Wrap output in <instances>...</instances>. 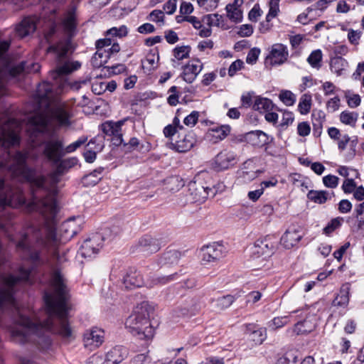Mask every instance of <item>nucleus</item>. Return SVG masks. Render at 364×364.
Here are the masks:
<instances>
[{
  "instance_id": "1",
  "label": "nucleus",
  "mask_w": 364,
  "mask_h": 364,
  "mask_svg": "<svg viewBox=\"0 0 364 364\" xmlns=\"http://www.w3.org/2000/svg\"><path fill=\"white\" fill-rule=\"evenodd\" d=\"M30 154L17 151L14 156L9 153L6 157L9 161L0 158V168H7L14 176L19 180L30 183L32 198L28 203L30 211H36L45 220L43 226H31L26 230L22 238L16 245L17 250L22 252L23 257L36 264L40 261L41 247L47 251L55 252L60 240L55 233L56 217L58 211L56 196L58 192V183L60 176L68 168L77 163L75 157L66 159H60L53 165L56 169L48 176H38L33 168L26 164V159ZM26 203L24 196L20 191L14 192L10 188H5L4 181L0 179V210L6 206L17 207Z\"/></svg>"
},
{
  "instance_id": "2",
  "label": "nucleus",
  "mask_w": 364,
  "mask_h": 364,
  "mask_svg": "<svg viewBox=\"0 0 364 364\" xmlns=\"http://www.w3.org/2000/svg\"><path fill=\"white\" fill-rule=\"evenodd\" d=\"M30 270L21 267L18 276L9 274L1 278L0 309L8 306L16 314L14 326L10 329L14 342L20 344L33 342L45 350L50 345L49 332L63 338L71 336L72 331L68 321L69 296L64 276L58 268H53L50 278L53 292H46L43 296L47 318L43 321H31L22 314L14 297V291L21 284L30 282Z\"/></svg>"
},
{
  "instance_id": "3",
  "label": "nucleus",
  "mask_w": 364,
  "mask_h": 364,
  "mask_svg": "<svg viewBox=\"0 0 364 364\" xmlns=\"http://www.w3.org/2000/svg\"><path fill=\"white\" fill-rule=\"evenodd\" d=\"M63 25L65 31L69 36L59 41L55 46L49 48V50H53L56 54V68L52 72L51 77L61 90L70 86L66 75L79 70L82 65L80 61L69 58L75 50L71 39V37L75 33L77 26L74 9H71L66 13Z\"/></svg>"
},
{
  "instance_id": "4",
  "label": "nucleus",
  "mask_w": 364,
  "mask_h": 364,
  "mask_svg": "<svg viewBox=\"0 0 364 364\" xmlns=\"http://www.w3.org/2000/svg\"><path fill=\"white\" fill-rule=\"evenodd\" d=\"M154 311V306L148 301L140 303L126 319V328L139 339H151L154 334V328L150 323V316Z\"/></svg>"
},
{
  "instance_id": "5",
  "label": "nucleus",
  "mask_w": 364,
  "mask_h": 364,
  "mask_svg": "<svg viewBox=\"0 0 364 364\" xmlns=\"http://www.w3.org/2000/svg\"><path fill=\"white\" fill-rule=\"evenodd\" d=\"M178 274L173 273L168 276H158L146 283L144 282L141 273L136 270L130 269L123 277L122 283L126 289H132L146 285L152 287L155 285H164L177 279Z\"/></svg>"
},
{
  "instance_id": "6",
  "label": "nucleus",
  "mask_w": 364,
  "mask_h": 364,
  "mask_svg": "<svg viewBox=\"0 0 364 364\" xmlns=\"http://www.w3.org/2000/svg\"><path fill=\"white\" fill-rule=\"evenodd\" d=\"M20 122L13 118L9 119L6 123L0 126V145L8 148L18 144L20 141Z\"/></svg>"
},
{
  "instance_id": "7",
  "label": "nucleus",
  "mask_w": 364,
  "mask_h": 364,
  "mask_svg": "<svg viewBox=\"0 0 364 364\" xmlns=\"http://www.w3.org/2000/svg\"><path fill=\"white\" fill-rule=\"evenodd\" d=\"M43 155L53 164H56L65 155L63 141L58 137L53 136L41 145Z\"/></svg>"
},
{
  "instance_id": "8",
  "label": "nucleus",
  "mask_w": 364,
  "mask_h": 364,
  "mask_svg": "<svg viewBox=\"0 0 364 364\" xmlns=\"http://www.w3.org/2000/svg\"><path fill=\"white\" fill-rule=\"evenodd\" d=\"M128 355V350L122 346H116L102 355H94L92 358L93 364H119Z\"/></svg>"
},
{
  "instance_id": "9",
  "label": "nucleus",
  "mask_w": 364,
  "mask_h": 364,
  "mask_svg": "<svg viewBox=\"0 0 364 364\" xmlns=\"http://www.w3.org/2000/svg\"><path fill=\"white\" fill-rule=\"evenodd\" d=\"M277 238L267 235L263 238L257 240L251 247V254L254 257H259L263 255H272L276 249Z\"/></svg>"
},
{
  "instance_id": "10",
  "label": "nucleus",
  "mask_w": 364,
  "mask_h": 364,
  "mask_svg": "<svg viewBox=\"0 0 364 364\" xmlns=\"http://www.w3.org/2000/svg\"><path fill=\"white\" fill-rule=\"evenodd\" d=\"M104 238L100 233H95L86 239L82 244L79 254L85 258H90L98 253L102 246Z\"/></svg>"
},
{
  "instance_id": "11",
  "label": "nucleus",
  "mask_w": 364,
  "mask_h": 364,
  "mask_svg": "<svg viewBox=\"0 0 364 364\" xmlns=\"http://www.w3.org/2000/svg\"><path fill=\"white\" fill-rule=\"evenodd\" d=\"M111 38H105L96 41L95 46L97 52L92 58V64L95 68L104 66L107 63L108 59L111 58L109 52H107L106 49V48L111 46Z\"/></svg>"
},
{
  "instance_id": "12",
  "label": "nucleus",
  "mask_w": 364,
  "mask_h": 364,
  "mask_svg": "<svg viewBox=\"0 0 364 364\" xmlns=\"http://www.w3.org/2000/svg\"><path fill=\"white\" fill-rule=\"evenodd\" d=\"M237 162V154L232 151L224 149L215 156L214 168L218 171H223L234 166Z\"/></svg>"
},
{
  "instance_id": "13",
  "label": "nucleus",
  "mask_w": 364,
  "mask_h": 364,
  "mask_svg": "<svg viewBox=\"0 0 364 364\" xmlns=\"http://www.w3.org/2000/svg\"><path fill=\"white\" fill-rule=\"evenodd\" d=\"M289 58V51L287 46L282 43H274L272 46L270 52L267 56L266 62L271 65H280L284 64Z\"/></svg>"
},
{
  "instance_id": "14",
  "label": "nucleus",
  "mask_w": 364,
  "mask_h": 364,
  "mask_svg": "<svg viewBox=\"0 0 364 364\" xmlns=\"http://www.w3.org/2000/svg\"><path fill=\"white\" fill-rule=\"evenodd\" d=\"M10 40L0 39V95L4 93V77L9 63V50L11 46Z\"/></svg>"
},
{
  "instance_id": "15",
  "label": "nucleus",
  "mask_w": 364,
  "mask_h": 364,
  "mask_svg": "<svg viewBox=\"0 0 364 364\" xmlns=\"http://www.w3.org/2000/svg\"><path fill=\"white\" fill-rule=\"evenodd\" d=\"M123 122H106L102 124V132L107 136H112V141L114 145L119 146L123 141L122 134V126Z\"/></svg>"
},
{
  "instance_id": "16",
  "label": "nucleus",
  "mask_w": 364,
  "mask_h": 364,
  "mask_svg": "<svg viewBox=\"0 0 364 364\" xmlns=\"http://www.w3.org/2000/svg\"><path fill=\"white\" fill-rule=\"evenodd\" d=\"M105 332L100 328H94L84 334V345L90 350L98 348L104 342Z\"/></svg>"
},
{
  "instance_id": "17",
  "label": "nucleus",
  "mask_w": 364,
  "mask_h": 364,
  "mask_svg": "<svg viewBox=\"0 0 364 364\" xmlns=\"http://www.w3.org/2000/svg\"><path fill=\"white\" fill-rule=\"evenodd\" d=\"M202 69L203 64L200 60H191L183 67V71L181 74V77L185 82L192 83L196 80L198 75L201 72Z\"/></svg>"
},
{
  "instance_id": "18",
  "label": "nucleus",
  "mask_w": 364,
  "mask_h": 364,
  "mask_svg": "<svg viewBox=\"0 0 364 364\" xmlns=\"http://www.w3.org/2000/svg\"><path fill=\"white\" fill-rule=\"evenodd\" d=\"M201 252L203 261L213 262L223 257L225 248L221 244L215 242L203 247Z\"/></svg>"
},
{
  "instance_id": "19",
  "label": "nucleus",
  "mask_w": 364,
  "mask_h": 364,
  "mask_svg": "<svg viewBox=\"0 0 364 364\" xmlns=\"http://www.w3.org/2000/svg\"><path fill=\"white\" fill-rule=\"evenodd\" d=\"M38 21V18L35 16L25 17L16 26V33L20 38H23L33 33L36 28Z\"/></svg>"
},
{
  "instance_id": "20",
  "label": "nucleus",
  "mask_w": 364,
  "mask_h": 364,
  "mask_svg": "<svg viewBox=\"0 0 364 364\" xmlns=\"http://www.w3.org/2000/svg\"><path fill=\"white\" fill-rule=\"evenodd\" d=\"M301 230L291 227L288 228L280 239V242L286 249H291L302 238Z\"/></svg>"
},
{
  "instance_id": "21",
  "label": "nucleus",
  "mask_w": 364,
  "mask_h": 364,
  "mask_svg": "<svg viewBox=\"0 0 364 364\" xmlns=\"http://www.w3.org/2000/svg\"><path fill=\"white\" fill-rule=\"evenodd\" d=\"M49 120V116L44 112L37 113L31 117L29 124L33 129L35 136L46 129Z\"/></svg>"
},
{
  "instance_id": "22",
  "label": "nucleus",
  "mask_w": 364,
  "mask_h": 364,
  "mask_svg": "<svg viewBox=\"0 0 364 364\" xmlns=\"http://www.w3.org/2000/svg\"><path fill=\"white\" fill-rule=\"evenodd\" d=\"M80 230L79 224L75 219H69L62 223L60 228L61 236L68 240L73 238Z\"/></svg>"
},
{
  "instance_id": "23",
  "label": "nucleus",
  "mask_w": 364,
  "mask_h": 364,
  "mask_svg": "<svg viewBox=\"0 0 364 364\" xmlns=\"http://www.w3.org/2000/svg\"><path fill=\"white\" fill-rule=\"evenodd\" d=\"M139 248L141 252L150 255L159 251L160 247L156 239L146 235L139 240Z\"/></svg>"
},
{
  "instance_id": "24",
  "label": "nucleus",
  "mask_w": 364,
  "mask_h": 364,
  "mask_svg": "<svg viewBox=\"0 0 364 364\" xmlns=\"http://www.w3.org/2000/svg\"><path fill=\"white\" fill-rule=\"evenodd\" d=\"M196 139L192 132L185 135L175 144H171L172 149L178 152L183 153L189 151L195 144Z\"/></svg>"
},
{
  "instance_id": "25",
  "label": "nucleus",
  "mask_w": 364,
  "mask_h": 364,
  "mask_svg": "<svg viewBox=\"0 0 364 364\" xmlns=\"http://www.w3.org/2000/svg\"><path fill=\"white\" fill-rule=\"evenodd\" d=\"M230 132V127L228 125H222L210 129L208 132L207 136L210 141L217 143L219 141L224 139Z\"/></svg>"
},
{
  "instance_id": "26",
  "label": "nucleus",
  "mask_w": 364,
  "mask_h": 364,
  "mask_svg": "<svg viewBox=\"0 0 364 364\" xmlns=\"http://www.w3.org/2000/svg\"><path fill=\"white\" fill-rule=\"evenodd\" d=\"M349 284H343L339 291V294L336 296L332 302V306L336 307L346 308L349 302Z\"/></svg>"
},
{
  "instance_id": "27",
  "label": "nucleus",
  "mask_w": 364,
  "mask_h": 364,
  "mask_svg": "<svg viewBox=\"0 0 364 364\" xmlns=\"http://www.w3.org/2000/svg\"><path fill=\"white\" fill-rule=\"evenodd\" d=\"M247 331L250 332L252 340L256 344H262L266 339V329L264 328H256L255 324L249 323L246 325Z\"/></svg>"
},
{
  "instance_id": "28",
  "label": "nucleus",
  "mask_w": 364,
  "mask_h": 364,
  "mask_svg": "<svg viewBox=\"0 0 364 364\" xmlns=\"http://www.w3.org/2000/svg\"><path fill=\"white\" fill-rule=\"evenodd\" d=\"M191 52V47L188 46H177L173 50L174 58L172 59L173 66L176 68L179 63L178 61L188 58Z\"/></svg>"
},
{
  "instance_id": "29",
  "label": "nucleus",
  "mask_w": 364,
  "mask_h": 364,
  "mask_svg": "<svg viewBox=\"0 0 364 364\" xmlns=\"http://www.w3.org/2000/svg\"><path fill=\"white\" fill-rule=\"evenodd\" d=\"M236 299L235 296L228 294L212 299L214 307L219 311H223L230 307Z\"/></svg>"
},
{
  "instance_id": "30",
  "label": "nucleus",
  "mask_w": 364,
  "mask_h": 364,
  "mask_svg": "<svg viewBox=\"0 0 364 364\" xmlns=\"http://www.w3.org/2000/svg\"><path fill=\"white\" fill-rule=\"evenodd\" d=\"M53 117L60 125H68L70 117V112L65 106H59L53 112Z\"/></svg>"
},
{
  "instance_id": "31",
  "label": "nucleus",
  "mask_w": 364,
  "mask_h": 364,
  "mask_svg": "<svg viewBox=\"0 0 364 364\" xmlns=\"http://www.w3.org/2000/svg\"><path fill=\"white\" fill-rule=\"evenodd\" d=\"M32 67V69L29 68L27 66V63L24 61H22L19 64L12 67L10 69L9 73L11 75L14 77L24 72L29 73L31 70H33V72H38L40 68V65L38 63H33Z\"/></svg>"
},
{
  "instance_id": "32",
  "label": "nucleus",
  "mask_w": 364,
  "mask_h": 364,
  "mask_svg": "<svg viewBox=\"0 0 364 364\" xmlns=\"http://www.w3.org/2000/svg\"><path fill=\"white\" fill-rule=\"evenodd\" d=\"M252 107L255 110L259 111L260 112H267L272 109L273 104L272 102L267 98L257 97Z\"/></svg>"
},
{
  "instance_id": "33",
  "label": "nucleus",
  "mask_w": 364,
  "mask_h": 364,
  "mask_svg": "<svg viewBox=\"0 0 364 364\" xmlns=\"http://www.w3.org/2000/svg\"><path fill=\"white\" fill-rule=\"evenodd\" d=\"M315 328V323L308 318L302 321H299L294 327V331L296 334H304L312 331Z\"/></svg>"
},
{
  "instance_id": "34",
  "label": "nucleus",
  "mask_w": 364,
  "mask_h": 364,
  "mask_svg": "<svg viewBox=\"0 0 364 364\" xmlns=\"http://www.w3.org/2000/svg\"><path fill=\"white\" fill-rule=\"evenodd\" d=\"M312 97L310 94L305 93L301 95L298 105V110L301 114H307L311 108Z\"/></svg>"
},
{
  "instance_id": "35",
  "label": "nucleus",
  "mask_w": 364,
  "mask_h": 364,
  "mask_svg": "<svg viewBox=\"0 0 364 364\" xmlns=\"http://www.w3.org/2000/svg\"><path fill=\"white\" fill-rule=\"evenodd\" d=\"M314 129L321 132L325 121V114L323 111L314 109L311 114Z\"/></svg>"
},
{
  "instance_id": "36",
  "label": "nucleus",
  "mask_w": 364,
  "mask_h": 364,
  "mask_svg": "<svg viewBox=\"0 0 364 364\" xmlns=\"http://www.w3.org/2000/svg\"><path fill=\"white\" fill-rule=\"evenodd\" d=\"M328 193L326 191H310L307 197L311 201L322 204L324 203L328 199Z\"/></svg>"
},
{
  "instance_id": "37",
  "label": "nucleus",
  "mask_w": 364,
  "mask_h": 364,
  "mask_svg": "<svg viewBox=\"0 0 364 364\" xmlns=\"http://www.w3.org/2000/svg\"><path fill=\"white\" fill-rule=\"evenodd\" d=\"M226 11L228 18L234 23H239L242 19V11L240 8H236L233 6L227 5Z\"/></svg>"
},
{
  "instance_id": "38",
  "label": "nucleus",
  "mask_w": 364,
  "mask_h": 364,
  "mask_svg": "<svg viewBox=\"0 0 364 364\" xmlns=\"http://www.w3.org/2000/svg\"><path fill=\"white\" fill-rule=\"evenodd\" d=\"M358 114L354 112L343 111L340 114V120L342 123L354 127L358 119Z\"/></svg>"
},
{
  "instance_id": "39",
  "label": "nucleus",
  "mask_w": 364,
  "mask_h": 364,
  "mask_svg": "<svg viewBox=\"0 0 364 364\" xmlns=\"http://www.w3.org/2000/svg\"><path fill=\"white\" fill-rule=\"evenodd\" d=\"M102 169L95 170L90 174L86 175L82 178V183L85 186H95L100 180L101 176H100L102 173Z\"/></svg>"
},
{
  "instance_id": "40",
  "label": "nucleus",
  "mask_w": 364,
  "mask_h": 364,
  "mask_svg": "<svg viewBox=\"0 0 364 364\" xmlns=\"http://www.w3.org/2000/svg\"><path fill=\"white\" fill-rule=\"evenodd\" d=\"M347 61L341 57H337L331 60V70L341 75L342 71L345 70L347 66Z\"/></svg>"
},
{
  "instance_id": "41",
  "label": "nucleus",
  "mask_w": 364,
  "mask_h": 364,
  "mask_svg": "<svg viewBox=\"0 0 364 364\" xmlns=\"http://www.w3.org/2000/svg\"><path fill=\"white\" fill-rule=\"evenodd\" d=\"M343 222V218L341 217H337L336 218L332 219L327 225L323 228V232L326 235H330L334 230L340 228Z\"/></svg>"
},
{
  "instance_id": "42",
  "label": "nucleus",
  "mask_w": 364,
  "mask_h": 364,
  "mask_svg": "<svg viewBox=\"0 0 364 364\" xmlns=\"http://www.w3.org/2000/svg\"><path fill=\"white\" fill-rule=\"evenodd\" d=\"M53 90V85L47 82L39 84L37 94L41 98H48Z\"/></svg>"
},
{
  "instance_id": "43",
  "label": "nucleus",
  "mask_w": 364,
  "mask_h": 364,
  "mask_svg": "<svg viewBox=\"0 0 364 364\" xmlns=\"http://www.w3.org/2000/svg\"><path fill=\"white\" fill-rule=\"evenodd\" d=\"M180 257V252L173 250L166 252L164 255L163 259L165 261V263H170V264H178Z\"/></svg>"
},
{
  "instance_id": "44",
  "label": "nucleus",
  "mask_w": 364,
  "mask_h": 364,
  "mask_svg": "<svg viewBox=\"0 0 364 364\" xmlns=\"http://www.w3.org/2000/svg\"><path fill=\"white\" fill-rule=\"evenodd\" d=\"M276 364H299V360L294 353H287L278 358Z\"/></svg>"
},
{
  "instance_id": "45",
  "label": "nucleus",
  "mask_w": 364,
  "mask_h": 364,
  "mask_svg": "<svg viewBox=\"0 0 364 364\" xmlns=\"http://www.w3.org/2000/svg\"><path fill=\"white\" fill-rule=\"evenodd\" d=\"M127 33V28L125 26H122L119 28L113 27L106 32L105 38H109V36H117L122 38L126 36Z\"/></svg>"
},
{
  "instance_id": "46",
  "label": "nucleus",
  "mask_w": 364,
  "mask_h": 364,
  "mask_svg": "<svg viewBox=\"0 0 364 364\" xmlns=\"http://www.w3.org/2000/svg\"><path fill=\"white\" fill-rule=\"evenodd\" d=\"M269 12L266 16L267 21H272L275 18L279 11V1L277 0H270L269 2Z\"/></svg>"
},
{
  "instance_id": "47",
  "label": "nucleus",
  "mask_w": 364,
  "mask_h": 364,
  "mask_svg": "<svg viewBox=\"0 0 364 364\" xmlns=\"http://www.w3.org/2000/svg\"><path fill=\"white\" fill-rule=\"evenodd\" d=\"M279 99L287 106H291L296 102L295 95L289 90L282 91L279 94Z\"/></svg>"
},
{
  "instance_id": "48",
  "label": "nucleus",
  "mask_w": 364,
  "mask_h": 364,
  "mask_svg": "<svg viewBox=\"0 0 364 364\" xmlns=\"http://www.w3.org/2000/svg\"><path fill=\"white\" fill-rule=\"evenodd\" d=\"M322 59V53L320 50L313 51L309 56L307 60L314 68L320 67V62Z\"/></svg>"
},
{
  "instance_id": "49",
  "label": "nucleus",
  "mask_w": 364,
  "mask_h": 364,
  "mask_svg": "<svg viewBox=\"0 0 364 364\" xmlns=\"http://www.w3.org/2000/svg\"><path fill=\"white\" fill-rule=\"evenodd\" d=\"M214 188H215V192L213 191L212 188H204L203 186L200 187V191H203L204 196H202L203 198H207L210 195L211 196H214L217 192H223L225 188V186L223 184V183H218L216 186H214Z\"/></svg>"
},
{
  "instance_id": "50",
  "label": "nucleus",
  "mask_w": 364,
  "mask_h": 364,
  "mask_svg": "<svg viewBox=\"0 0 364 364\" xmlns=\"http://www.w3.org/2000/svg\"><path fill=\"white\" fill-rule=\"evenodd\" d=\"M257 177L256 171H242L239 173L238 180L242 183H248Z\"/></svg>"
},
{
  "instance_id": "51",
  "label": "nucleus",
  "mask_w": 364,
  "mask_h": 364,
  "mask_svg": "<svg viewBox=\"0 0 364 364\" xmlns=\"http://www.w3.org/2000/svg\"><path fill=\"white\" fill-rule=\"evenodd\" d=\"M197 3L203 10L209 11L217 8L219 0H197Z\"/></svg>"
},
{
  "instance_id": "52",
  "label": "nucleus",
  "mask_w": 364,
  "mask_h": 364,
  "mask_svg": "<svg viewBox=\"0 0 364 364\" xmlns=\"http://www.w3.org/2000/svg\"><path fill=\"white\" fill-rule=\"evenodd\" d=\"M170 95L167 99L168 103L171 106H176L178 103L179 92L178 88L176 86H172L168 90Z\"/></svg>"
},
{
  "instance_id": "53",
  "label": "nucleus",
  "mask_w": 364,
  "mask_h": 364,
  "mask_svg": "<svg viewBox=\"0 0 364 364\" xmlns=\"http://www.w3.org/2000/svg\"><path fill=\"white\" fill-rule=\"evenodd\" d=\"M289 321L288 316H281L274 318L269 323V327L272 329L281 328L288 323Z\"/></svg>"
},
{
  "instance_id": "54",
  "label": "nucleus",
  "mask_w": 364,
  "mask_h": 364,
  "mask_svg": "<svg viewBox=\"0 0 364 364\" xmlns=\"http://www.w3.org/2000/svg\"><path fill=\"white\" fill-rule=\"evenodd\" d=\"M339 178L334 175H327L323 178V183L327 188H335L338 186Z\"/></svg>"
},
{
  "instance_id": "55",
  "label": "nucleus",
  "mask_w": 364,
  "mask_h": 364,
  "mask_svg": "<svg viewBox=\"0 0 364 364\" xmlns=\"http://www.w3.org/2000/svg\"><path fill=\"white\" fill-rule=\"evenodd\" d=\"M95 143V140L91 139L87 145L89 149H86L83 154L85 161L88 163H92L96 159V151L91 150L92 147H90V146Z\"/></svg>"
},
{
  "instance_id": "56",
  "label": "nucleus",
  "mask_w": 364,
  "mask_h": 364,
  "mask_svg": "<svg viewBox=\"0 0 364 364\" xmlns=\"http://www.w3.org/2000/svg\"><path fill=\"white\" fill-rule=\"evenodd\" d=\"M86 141H87L86 137H80L76 141L69 144L68 146H67L66 147L64 148L65 154L75 151L77 149L80 147Z\"/></svg>"
},
{
  "instance_id": "57",
  "label": "nucleus",
  "mask_w": 364,
  "mask_h": 364,
  "mask_svg": "<svg viewBox=\"0 0 364 364\" xmlns=\"http://www.w3.org/2000/svg\"><path fill=\"white\" fill-rule=\"evenodd\" d=\"M167 183L170 184L169 189L171 191H178L183 186V183L178 176H171L167 179Z\"/></svg>"
},
{
  "instance_id": "58",
  "label": "nucleus",
  "mask_w": 364,
  "mask_h": 364,
  "mask_svg": "<svg viewBox=\"0 0 364 364\" xmlns=\"http://www.w3.org/2000/svg\"><path fill=\"white\" fill-rule=\"evenodd\" d=\"M155 57L152 54H149L146 59L141 61V65L144 69L151 71L155 68Z\"/></svg>"
},
{
  "instance_id": "59",
  "label": "nucleus",
  "mask_w": 364,
  "mask_h": 364,
  "mask_svg": "<svg viewBox=\"0 0 364 364\" xmlns=\"http://www.w3.org/2000/svg\"><path fill=\"white\" fill-rule=\"evenodd\" d=\"M294 120V115L293 112L287 111V110H284L283 113H282V122L280 124V127H287L289 124H292Z\"/></svg>"
},
{
  "instance_id": "60",
  "label": "nucleus",
  "mask_w": 364,
  "mask_h": 364,
  "mask_svg": "<svg viewBox=\"0 0 364 364\" xmlns=\"http://www.w3.org/2000/svg\"><path fill=\"white\" fill-rule=\"evenodd\" d=\"M311 132V127L309 122H299L297 125V134L301 136H306Z\"/></svg>"
},
{
  "instance_id": "61",
  "label": "nucleus",
  "mask_w": 364,
  "mask_h": 364,
  "mask_svg": "<svg viewBox=\"0 0 364 364\" xmlns=\"http://www.w3.org/2000/svg\"><path fill=\"white\" fill-rule=\"evenodd\" d=\"M199 117V112L193 111L188 115L183 120V123L188 127H193L198 122Z\"/></svg>"
},
{
  "instance_id": "62",
  "label": "nucleus",
  "mask_w": 364,
  "mask_h": 364,
  "mask_svg": "<svg viewBox=\"0 0 364 364\" xmlns=\"http://www.w3.org/2000/svg\"><path fill=\"white\" fill-rule=\"evenodd\" d=\"M259 53H260V50L259 48H253L247 53V55L246 58V62L248 64H252V65L255 64L258 59Z\"/></svg>"
},
{
  "instance_id": "63",
  "label": "nucleus",
  "mask_w": 364,
  "mask_h": 364,
  "mask_svg": "<svg viewBox=\"0 0 364 364\" xmlns=\"http://www.w3.org/2000/svg\"><path fill=\"white\" fill-rule=\"evenodd\" d=\"M244 66V63L241 60H236L229 67L228 75L230 77L234 76L237 71L240 70Z\"/></svg>"
},
{
  "instance_id": "64",
  "label": "nucleus",
  "mask_w": 364,
  "mask_h": 364,
  "mask_svg": "<svg viewBox=\"0 0 364 364\" xmlns=\"http://www.w3.org/2000/svg\"><path fill=\"white\" fill-rule=\"evenodd\" d=\"M223 16L218 14H209L207 16V23L210 26H219L222 21Z\"/></svg>"
}]
</instances>
